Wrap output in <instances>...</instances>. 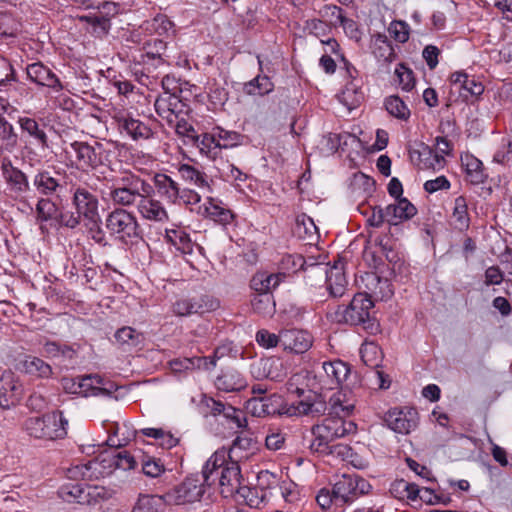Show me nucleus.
Here are the masks:
<instances>
[{
  "instance_id": "nucleus-61",
  "label": "nucleus",
  "mask_w": 512,
  "mask_h": 512,
  "mask_svg": "<svg viewBox=\"0 0 512 512\" xmlns=\"http://www.w3.org/2000/svg\"><path fill=\"white\" fill-rule=\"evenodd\" d=\"M326 288H343L346 285L345 275L338 266H333L326 273Z\"/></svg>"
},
{
  "instance_id": "nucleus-27",
  "label": "nucleus",
  "mask_w": 512,
  "mask_h": 512,
  "mask_svg": "<svg viewBox=\"0 0 512 512\" xmlns=\"http://www.w3.org/2000/svg\"><path fill=\"white\" fill-rule=\"evenodd\" d=\"M282 403V397L278 394L252 398L248 401V408L252 415L256 417H265L277 415L279 404Z\"/></svg>"
},
{
  "instance_id": "nucleus-52",
  "label": "nucleus",
  "mask_w": 512,
  "mask_h": 512,
  "mask_svg": "<svg viewBox=\"0 0 512 512\" xmlns=\"http://www.w3.org/2000/svg\"><path fill=\"white\" fill-rule=\"evenodd\" d=\"M196 145L199 148L201 154H204L210 158H215L219 149L216 132L214 131L211 134L204 133L197 136Z\"/></svg>"
},
{
  "instance_id": "nucleus-33",
  "label": "nucleus",
  "mask_w": 512,
  "mask_h": 512,
  "mask_svg": "<svg viewBox=\"0 0 512 512\" xmlns=\"http://www.w3.org/2000/svg\"><path fill=\"white\" fill-rule=\"evenodd\" d=\"M19 145V136L6 118H0V154L9 156Z\"/></svg>"
},
{
  "instance_id": "nucleus-11",
  "label": "nucleus",
  "mask_w": 512,
  "mask_h": 512,
  "mask_svg": "<svg viewBox=\"0 0 512 512\" xmlns=\"http://www.w3.org/2000/svg\"><path fill=\"white\" fill-rule=\"evenodd\" d=\"M357 426L353 421L345 420L343 417H328L322 424L314 425L312 434H318L322 439H329L331 442L356 432Z\"/></svg>"
},
{
  "instance_id": "nucleus-9",
  "label": "nucleus",
  "mask_w": 512,
  "mask_h": 512,
  "mask_svg": "<svg viewBox=\"0 0 512 512\" xmlns=\"http://www.w3.org/2000/svg\"><path fill=\"white\" fill-rule=\"evenodd\" d=\"M204 478L199 475H191L187 477L181 484L176 486L173 493H168L167 496L172 498L175 504H185L200 501L205 492Z\"/></svg>"
},
{
  "instance_id": "nucleus-24",
  "label": "nucleus",
  "mask_w": 512,
  "mask_h": 512,
  "mask_svg": "<svg viewBox=\"0 0 512 512\" xmlns=\"http://www.w3.org/2000/svg\"><path fill=\"white\" fill-rule=\"evenodd\" d=\"M141 62L155 68L166 62L167 43L161 39L148 40L143 43Z\"/></svg>"
},
{
  "instance_id": "nucleus-40",
  "label": "nucleus",
  "mask_w": 512,
  "mask_h": 512,
  "mask_svg": "<svg viewBox=\"0 0 512 512\" xmlns=\"http://www.w3.org/2000/svg\"><path fill=\"white\" fill-rule=\"evenodd\" d=\"M165 509V500L162 496L140 494L132 512H162Z\"/></svg>"
},
{
  "instance_id": "nucleus-18",
  "label": "nucleus",
  "mask_w": 512,
  "mask_h": 512,
  "mask_svg": "<svg viewBox=\"0 0 512 512\" xmlns=\"http://www.w3.org/2000/svg\"><path fill=\"white\" fill-rule=\"evenodd\" d=\"M185 106L179 95L173 92H163L154 103L157 114L170 124H173L178 116L184 113Z\"/></svg>"
},
{
  "instance_id": "nucleus-2",
  "label": "nucleus",
  "mask_w": 512,
  "mask_h": 512,
  "mask_svg": "<svg viewBox=\"0 0 512 512\" xmlns=\"http://www.w3.org/2000/svg\"><path fill=\"white\" fill-rule=\"evenodd\" d=\"M107 193L109 199L117 208L137 205L145 193H153V187L141 176L130 171H124L112 180Z\"/></svg>"
},
{
  "instance_id": "nucleus-19",
  "label": "nucleus",
  "mask_w": 512,
  "mask_h": 512,
  "mask_svg": "<svg viewBox=\"0 0 512 512\" xmlns=\"http://www.w3.org/2000/svg\"><path fill=\"white\" fill-rule=\"evenodd\" d=\"M60 176L59 171L39 169L33 176L32 186L40 197L57 195L63 189Z\"/></svg>"
},
{
  "instance_id": "nucleus-45",
  "label": "nucleus",
  "mask_w": 512,
  "mask_h": 512,
  "mask_svg": "<svg viewBox=\"0 0 512 512\" xmlns=\"http://www.w3.org/2000/svg\"><path fill=\"white\" fill-rule=\"evenodd\" d=\"M114 337L119 344L129 347H138L144 342V335L129 326L118 329Z\"/></svg>"
},
{
  "instance_id": "nucleus-44",
  "label": "nucleus",
  "mask_w": 512,
  "mask_h": 512,
  "mask_svg": "<svg viewBox=\"0 0 512 512\" xmlns=\"http://www.w3.org/2000/svg\"><path fill=\"white\" fill-rule=\"evenodd\" d=\"M207 356L184 358L182 360L177 359L171 362L172 368L175 371H182L188 369H203L211 370L215 368L214 361H208Z\"/></svg>"
},
{
  "instance_id": "nucleus-6",
  "label": "nucleus",
  "mask_w": 512,
  "mask_h": 512,
  "mask_svg": "<svg viewBox=\"0 0 512 512\" xmlns=\"http://www.w3.org/2000/svg\"><path fill=\"white\" fill-rule=\"evenodd\" d=\"M1 174L10 195L28 205L32 210V206L28 203V195L33 192L28 175L21 169L14 166L9 156H3L0 161Z\"/></svg>"
},
{
  "instance_id": "nucleus-51",
  "label": "nucleus",
  "mask_w": 512,
  "mask_h": 512,
  "mask_svg": "<svg viewBox=\"0 0 512 512\" xmlns=\"http://www.w3.org/2000/svg\"><path fill=\"white\" fill-rule=\"evenodd\" d=\"M364 99L362 90L354 83H349L345 86L341 93L340 101L349 109L352 110L360 105Z\"/></svg>"
},
{
  "instance_id": "nucleus-26",
  "label": "nucleus",
  "mask_w": 512,
  "mask_h": 512,
  "mask_svg": "<svg viewBox=\"0 0 512 512\" xmlns=\"http://www.w3.org/2000/svg\"><path fill=\"white\" fill-rule=\"evenodd\" d=\"M204 216L221 225H229L235 219V214L222 202L214 197H207L204 205Z\"/></svg>"
},
{
  "instance_id": "nucleus-25",
  "label": "nucleus",
  "mask_w": 512,
  "mask_h": 512,
  "mask_svg": "<svg viewBox=\"0 0 512 512\" xmlns=\"http://www.w3.org/2000/svg\"><path fill=\"white\" fill-rule=\"evenodd\" d=\"M324 383L329 389L338 388L348 377L350 367L341 360L323 362Z\"/></svg>"
},
{
  "instance_id": "nucleus-31",
  "label": "nucleus",
  "mask_w": 512,
  "mask_h": 512,
  "mask_svg": "<svg viewBox=\"0 0 512 512\" xmlns=\"http://www.w3.org/2000/svg\"><path fill=\"white\" fill-rule=\"evenodd\" d=\"M215 385L218 390L224 392H236L247 386L245 377L236 369L230 368L216 378Z\"/></svg>"
},
{
  "instance_id": "nucleus-55",
  "label": "nucleus",
  "mask_w": 512,
  "mask_h": 512,
  "mask_svg": "<svg viewBox=\"0 0 512 512\" xmlns=\"http://www.w3.org/2000/svg\"><path fill=\"white\" fill-rule=\"evenodd\" d=\"M115 491L100 485H87V501L89 505L97 504L101 501L108 500L113 497Z\"/></svg>"
},
{
  "instance_id": "nucleus-23",
  "label": "nucleus",
  "mask_w": 512,
  "mask_h": 512,
  "mask_svg": "<svg viewBox=\"0 0 512 512\" xmlns=\"http://www.w3.org/2000/svg\"><path fill=\"white\" fill-rule=\"evenodd\" d=\"M153 188L157 195L170 204H177L181 196L179 183L165 173H156L153 177Z\"/></svg>"
},
{
  "instance_id": "nucleus-29",
  "label": "nucleus",
  "mask_w": 512,
  "mask_h": 512,
  "mask_svg": "<svg viewBox=\"0 0 512 512\" xmlns=\"http://www.w3.org/2000/svg\"><path fill=\"white\" fill-rule=\"evenodd\" d=\"M385 208L387 222L390 225H398L411 219L417 213L416 207L407 198L397 199L396 203L389 204Z\"/></svg>"
},
{
  "instance_id": "nucleus-20",
  "label": "nucleus",
  "mask_w": 512,
  "mask_h": 512,
  "mask_svg": "<svg viewBox=\"0 0 512 512\" xmlns=\"http://www.w3.org/2000/svg\"><path fill=\"white\" fill-rule=\"evenodd\" d=\"M23 395V385L11 372L0 378V407L9 409L17 405Z\"/></svg>"
},
{
  "instance_id": "nucleus-42",
  "label": "nucleus",
  "mask_w": 512,
  "mask_h": 512,
  "mask_svg": "<svg viewBox=\"0 0 512 512\" xmlns=\"http://www.w3.org/2000/svg\"><path fill=\"white\" fill-rule=\"evenodd\" d=\"M452 219L456 229L464 231L469 228L470 217L468 213L467 201L464 196H458L455 198Z\"/></svg>"
},
{
  "instance_id": "nucleus-58",
  "label": "nucleus",
  "mask_w": 512,
  "mask_h": 512,
  "mask_svg": "<svg viewBox=\"0 0 512 512\" xmlns=\"http://www.w3.org/2000/svg\"><path fill=\"white\" fill-rule=\"evenodd\" d=\"M83 220V217L75 210L73 211H62L60 209L59 214L55 222L65 228L75 229L78 227Z\"/></svg>"
},
{
  "instance_id": "nucleus-35",
  "label": "nucleus",
  "mask_w": 512,
  "mask_h": 512,
  "mask_svg": "<svg viewBox=\"0 0 512 512\" xmlns=\"http://www.w3.org/2000/svg\"><path fill=\"white\" fill-rule=\"evenodd\" d=\"M177 171L185 182L195 185L203 191L211 192L209 177L203 171L189 164H179Z\"/></svg>"
},
{
  "instance_id": "nucleus-3",
  "label": "nucleus",
  "mask_w": 512,
  "mask_h": 512,
  "mask_svg": "<svg viewBox=\"0 0 512 512\" xmlns=\"http://www.w3.org/2000/svg\"><path fill=\"white\" fill-rule=\"evenodd\" d=\"M105 226L111 235L116 236L125 245H137L141 242L148 247L136 216L124 208H115L109 212Z\"/></svg>"
},
{
  "instance_id": "nucleus-47",
  "label": "nucleus",
  "mask_w": 512,
  "mask_h": 512,
  "mask_svg": "<svg viewBox=\"0 0 512 512\" xmlns=\"http://www.w3.org/2000/svg\"><path fill=\"white\" fill-rule=\"evenodd\" d=\"M23 366L26 373L39 378H49L52 375L51 366L38 357L28 356L25 359Z\"/></svg>"
},
{
  "instance_id": "nucleus-43",
  "label": "nucleus",
  "mask_w": 512,
  "mask_h": 512,
  "mask_svg": "<svg viewBox=\"0 0 512 512\" xmlns=\"http://www.w3.org/2000/svg\"><path fill=\"white\" fill-rule=\"evenodd\" d=\"M236 494L251 508H260L268 496L267 492L257 486L249 487L245 485H242Z\"/></svg>"
},
{
  "instance_id": "nucleus-37",
  "label": "nucleus",
  "mask_w": 512,
  "mask_h": 512,
  "mask_svg": "<svg viewBox=\"0 0 512 512\" xmlns=\"http://www.w3.org/2000/svg\"><path fill=\"white\" fill-rule=\"evenodd\" d=\"M372 54L378 62L390 64L396 60V53L385 35L377 34L372 42Z\"/></svg>"
},
{
  "instance_id": "nucleus-13",
  "label": "nucleus",
  "mask_w": 512,
  "mask_h": 512,
  "mask_svg": "<svg viewBox=\"0 0 512 512\" xmlns=\"http://www.w3.org/2000/svg\"><path fill=\"white\" fill-rule=\"evenodd\" d=\"M18 124L22 138L26 143L38 147L41 151L50 149L49 137L46 133V124L31 117H19Z\"/></svg>"
},
{
  "instance_id": "nucleus-48",
  "label": "nucleus",
  "mask_w": 512,
  "mask_h": 512,
  "mask_svg": "<svg viewBox=\"0 0 512 512\" xmlns=\"http://www.w3.org/2000/svg\"><path fill=\"white\" fill-rule=\"evenodd\" d=\"M384 105L391 116L404 121L409 119L410 110L399 96L391 95L387 97Z\"/></svg>"
},
{
  "instance_id": "nucleus-49",
  "label": "nucleus",
  "mask_w": 512,
  "mask_h": 512,
  "mask_svg": "<svg viewBox=\"0 0 512 512\" xmlns=\"http://www.w3.org/2000/svg\"><path fill=\"white\" fill-rule=\"evenodd\" d=\"M98 384H104V378L98 374L79 376L80 396L87 397L99 395Z\"/></svg>"
},
{
  "instance_id": "nucleus-8",
  "label": "nucleus",
  "mask_w": 512,
  "mask_h": 512,
  "mask_svg": "<svg viewBox=\"0 0 512 512\" xmlns=\"http://www.w3.org/2000/svg\"><path fill=\"white\" fill-rule=\"evenodd\" d=\"M75 153L76 168L82 171L96 170L104 165L107 160V151L103 144L94 142L89 144L82 141H74L70 144Z\"/></svg>"
},
{
  "instance_id": "nucleus-30",
  "label": "nucleus",
  "mask_w": 512,
  "mask_h": 512,
  "mask_svg": "<svg viewBox=\"0 0 512 512\" xmlns=\"http://www.w3.org/2000/svg\"><path fill=\"white\" fill-rule=\"evenodd\" d=\"M118 126L125 131L133 140H147L153 136V130L144 122L129 115L117 117Z\"/></svg>"
},
{
  "instance_id": "nucleus-63",
  "label": "nucleus",
  "mask_w": 512,
  "mask_h": 512,
  "mask_svg": "<svg viewBox=\"0 0 512 512\" xmlns=\"http://www.w3.org/2000/svg\"><path fill=\"white\" fill-rule=\"evenodd\" d=\"M512 156V138L504 137L502 139V144L495 152L493 156V161L499 164L507 163Z\"/></svg>"
},
{
  "instance_id": "nucleus-64",
  "label": "nucleus",
  "mask_w": 512,
  "mask_h": 512,
  "mask_svg": "<svg viewBox=\"0 0 512 512\" xmlns=\"http://www.w3.org/2000/svg\"><path fill=\"white\" fill-rule=\"evenodd\" d=\"M256 341L264 348H273L280 345V333L274 334L268 330L262 329L256 333Z\"/></svg>"
},
{
  "instance_id": "nucleus-22",
  "label": "nucleus",
  "mask_w": 512,
  "mask_h": 512,
  "mask_svg": "<svg viewBox=\"0 0 512 512\" xmlns=\"http://www.w3.org/2000/svg\"><path fill=\"white\" fill-rule=\"evenodd\" d=\"M137 203V212L148 221L164 223L169 220V215L160 200L153 198L152 193H145Z\"/></svg>"
},
{
  "instance_id": "nucleus-46",
  "label": "nucleus",
  "mask_w": 512,
  "mask_h": 512,
  "mask_svg": "<svg viewBox=\"0 0 512 512\" xmlns=\"http://www.w3.org/2000/svg\"><path fill=\"white\" fill-rule=\"evenodd\" d=\"M274 85L266 75H257L254 79L244 84V91L248 95H265L270 93Z\"/></svg>"
},
{
  "instance_id": "nucleus-57",
  "label": "nucleus",
  "mask_w": 512,
  "mask_h": 512,
  "mask_svg": "<svg viewBox=\"0 0 512 512\" xmlns=\"http://www.w3.org/2000/svg\"><path fill=\"white\" fill-rule=\"evenodd\" d=\"M101 218L85 221V225L88 229L89 237L97 244L105 247L109 243L107 241L105 232L100 226Z\"/></svg>"
},
{
  "instance_id": "nucleus-62",
  "label": "nucleus",
  "mask_w": 512,
  "mask_h": 512,
  "mask_svg": "<svg viewBox=\"0 0 512 512\" xmlns=\"http://www.w3.org/2000/svg\"><path fill=\"white\" fill-rule=\"evenodd\" d=\"M484 92V86L481 82L476 81L474 78L467 77L460 94L466 101L469 100V96L477 98Z\"/></svg>"
},
{
  "instance_id": "nucleus-32",
  "label": "nucleus",
  "mask_w": 512,
  "mask_h": 512,
  "mask_svg": "<svg viewBox=\"0 0 512 512\" xmlns=\"http://www.w3.org/2000/svg\"><path fill=\"white\" fill-rule=\"evenodd\" d=\"M99 463L104 469H109V473L114 469H134L136 465L135 458L128 451L117 450L103 456Z\"/></svg>"
},
{
  "instance_id": "nucleus-10",
  "label": "nucleus",
  "mask_w": 512,
  "mask_h": 512,
  "mask_svg": "<svg viewBox=\"0 0 512 512\" xmlns=\"http://www.w3.org/2000/svg\"><path fill=\"white\" fill-rule=\"evenodd\" d=\"M374 307L371 296L366 291L357 292L344 310V321L350 325L365 324L370 320V310Z\"/></svg>"
},
{
  "instance_id": "nucleus-56",
  "label": "nucleus",
  "mask_w": 512,
  "mask_h": 512,
  "mask_svg": "<svg viewBox=\"0 0 512 512\" xmlns=\"http://www.w3.org/2000/svg\"><path fill=\"white\" fill-rule=\"evenodd\" d=\"M395 75L398 78L399 85L403 91H411L415 87V77L412 69L404 63H399L395 69Z\"/></svg>"
},
{
  "instance_id": "nucleus-28",
  "label": "nucleus",
  "mask_w": 512,
  "mask_h": 512,
  "mask_svg": "<svg viewBox=\"0 0 512 512\" xmlns=\"http://www.w3.org/2000/svg\"><path fill=\"white\" fill-rule=\"evenodd\" d=\"M207 407L210 409V413L213 416L223 415L227 420L234 423L237 428H243L247 425L244 412L230 404L210 398L207 402Z\"/></svg>"
},
{
  "instance_id": "nucleus-50",
  "label": "nucleus",
  "mask_w": 512,
  "mask_h": 512,
  "mask_svg": "<svg viewBox=\"0 0 512 512\" xmlns=\"http://www.w3.org/2000/svg\"><path fill=\"white\" fill-rule=\"evenodd\" d=\"M215 132L217 136L219 149L233 148L238 145H241L245 138L244 135L236 131H229L220 127H217L215 129Z\"/></svg>"
},
{
  "instance_id": "nucleus-4",
  "label": "nucleus",
  "mask_w": 512,
  "mask_h": 512,
  "mask_svg": "<svg viewBox=\"0 0 512 512\" xmlns=\"http://www.w3.org/2000/svg\"><path fill=\"white\" fill-rule=\"evenodd\" d=\"M68 421L62 411H54L42 416L30 417L25 421L27 433L43 440L63 439L67 435Z\"/></svg>"
},
{
  "instance_id": "nucleus-41",
  "label": "nucleus",
  "mask_w": 512,
  "mask_h": 512,
  "mask_svg": "<svg viewBox=\"0 0 512 512\" xmlns=\"http://www.w3.org/2000/svg\"><path fill=\"white\" fill-rule=\"evenodd\" d=\"M58 495L66 502L84 504L87 501V486L84 487L80 483H66L59 488Z\"/></svg>"
},
{
  "instance_id": "nucleus-12",
  "label": "nucleus",
  "mask_w": 512,
  "mask_h": 512,
  "mask_svg": "<svg viewBox=\"0 0 512 512\" xmlns=\"http://www.w3.org/2000/svg\"><path fill=\"white\" fill-rule=\"evenodd\" d=\"M220 306L217 298L203 294L192 298L179 299L173 304V312L177 316H188L191 314H203L214 311Z\"/></svg>"
},
{
  "instance_id": "nucleus-1",
  "label": "nucleus",
  "mask_w": 512,
  "mask_h": 512,
  "mask_svg": "<svg viewBox=\"0 0 512 512\" xmlns=\"http://www.w3.org/2000/svg\"><path fill=\"white\" fill-rule=\"evenodd\" d=\"M202 477L208 487L218 480L221 494L230 497L236 494L242 486L243 477L237 459H229L227 451L217 450L204 464Z\"/></svg>"
},
{
  "instance_id": "nucleus-36",
  "label": "nucleus",
  "mask_w": 512,
  "mask_h": 512,
  "mask_svg": "<svg viewBox=\"0 0 512 512\" xmlns=\"http://www.w3.org/2000/svg\"><path fill=\"white\" fill-rule=\"evenodd\" d=\"M252 295L251 306L255 313L264 317H271L275 313V299L272 290H255Z\"/></svg>"
},
{
  "instance_id": "nucleus-14",
  "label": "nucleus",
  "mask_w": 512,
  "mask_h": 512,
  "mask_svg": "<svg viewBox=\"0 0 512 512\" xmlns=\"http://www.w3.org/2000/svg\"><path fill=\"white\" fill-rule=\"evenodd\" d=\"M387 426L396 433L409 434L418 425V412L413 408H393L385 414Z\"/></svg>"
},
{
  "instance_id": "nucleus-15",
  "label": "nucleus",
  "mask_w": 512,
  "mask_h": 512,
  "mask_svg": "<svg viewBox=\"0 0 512 512\" xmlns=\"http://www.w3.org/2000/svg\"><path fill=\"white\" fill-rule=\"evenodd\" d=\"M411 162L420 169L439 171L444 168L446 160L443 155L435 152L429 145L420 142L409 149Z\"/></svg>"
},
{
  "instance_id": "nucleus-7",
  "label": "nucleus",
  "mask_w": 512,
  "mask_h": 512,
  "mask_svg": "<svg viewBox=\"0 0 512 512\" xmlns=\"http://www.w3.org/2000/svg\"><path fill=\"white\" fill-rule=\"evenodd\" d=\"M370 483L357 474H343L333 486L335 504H350L359 496L368 494Z\"/></svg>"
},
{
  "instance_id": "nucleus-39",
  "label": "nucleus",
  "mask_w": 512,
  "mask_h": 512,
  "mask_svg": "<svg viewBox=\"0 0 512 512\" xmlns=\"http://www.w3.org/2000/svg\"><path fill=\"white\" fill-rule=\"evenodd\" d=\"M98 467H100L98 459L72 466L67 469V478L70 480L97 478L98 474H104V471L99 470Z\"/></svg>"
},
{
  "instance_id": "nucleus-21",
  "label": "nucleus",
  "mask_w": 512,
  "mask_h": 512,
  "mask_svg": "<svg viewBox=\"0 0 512 512\" xmlns=\"http://www.w3.org/2000/svg\"><path fill=\"white\" fill-rule=\"evenodd\" d=\"M280 346L284 350L302 354L312 346V336L304 330L285 329L280 331Z\"/></svg>"
},
{
  "instance_id": "nucleus-17",
  "label": "nucleus",
  "mask_w": 512,
  "mask_h": 512,
  "mask_svg": "<svg viewBox=\"0 0 512 512\" xmlns=\"http://www.w3.org/2000/svg\"><path fill=\"white\" fill-rule=\"evenodd\" d=\"M27 77L35 84L60 92L64 89L58 76L42 62H34L26 67Z\"/></svg>"
},
{
  "instance_id": "nucleus-60",
  "label": "nucleus",
  "mask_w": 512,
  "mask_h": 512,
  "mask_svg": "<svg viewBox=\"0 0 512 512\" xmlns=\"http://www.w3.org/2000/svg\"><path fill=\"white\" fill-rule=\"evenodd\" d=\"M506 282L507 284H512L511 281H508V278L503 273L502 269L498 265L490 266L485 271V284L486 285H499L502 282Z\"/></svg>"
},
{
  "instance_id": "nucleus-53",
  "label": "nucleus",
  "mask_w": 512,
  "mask_h": 512,
  "mask_svg": "<svg viewBox=\"0 0 512 512\" xmlns=\"http://www.w3.org/2000/svg\"><path fill=\"white\" fill-rule=\"evenodd\" d=\"M141 469L145 476L150 478H158L165 473L166 468L160 459L149 455L141 457Z\"/></svg>"
},
{
  "instance_id": "nucleus-54",
  "label": "nucleus",
  "mask_w": 512,
  "mask_h": 512,
  "mask_svg": "<svg viewBox=\"0 0 512 512\" xmlns=\"http://www.w3.org/2000/svg\"><path fill=\"white\" fill-rule=\"evenodd\" d=\"M166 239L183 253L192 251V242L189 235L182 230H166Z\"/></svg>"
},
{
  "instance_id": "nucleus-59",
  "label": "nucleus",
  "mask_w": 512,
  "mask_h": 512,
  "mask_svg": "<svg viewBox=\"0 0 512 512\" xmlns=\"http://www.w3.org/2000/svg\"><path fill=\"white\" fill-rule=\"evenodd\" d=\"M173 28V23L166 15H157L151 22H146V30L164 35Z\"/></svg>"
},
{
  "instance_id": "nucleus-38",
  "label": "nucleus",
  "mask_w": 512,
  "mask_h": 512,
  "mask_svg": "<svg viewBox=\"0 0 512 512\" xmlns=\"http://www.w3.org/2000/svg\"><path fill=\"white\" fill-rule=\"evenodd\" d=\"M51 197L52 196H41L38 198L35 206L36 221L38 223L56 220L60 207Z\"/></svg>"
},
{
  "instance_id": "nucleus-5",
  "label": "nucleus",
  "mask_w": 512,
  "mask_h": 512,
  "mask_svg": "<svg viewBox=\"0 0 512 512\" xmlns=\"http://www.w3.org/2000/svg\"><path fill=\"white\" fill-rule=\"evenodd\" d=\"M304 263L300 255H284L279 262L278 272L258 271L250 281V288H277L287 277L302 268Z\"/></svg>"
},
{
  "instance_id": "nucleus-34",
  "label": "nucleus",
  "mask_w": 512,
  "mask_h": 512,
  "mask_svg": "<svg viewBox=\"0 0 512 512\" xmlns=\"http://www.w3.org/2000/svg\"><path fill=\"white\" fill-rule=\"evenodd\" d=\"M465 169L467 180L473 185L484 183L487 175L484 173L483 163L471 153H464L460 157Z\"/></svg>"
},
{
  "instance_id": "nucleus-16",
  "label": "nucleus",
  "mask_w": 512,
  "mask_h": 512,
  "mask_svg": "<svg viewBox=\"0 0 512 512\" xmlns=\"http://www.w3.org/2000/svg\"><path fill=\"white\" fill-rule=\"evenodd\" d=\"M72 205L75 210L83 217V221L98 219L99 200L97 196L87 188L78 186L74 189L72 195Z\"/></svg>"
}]
</instances>
